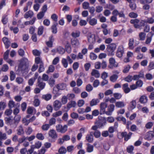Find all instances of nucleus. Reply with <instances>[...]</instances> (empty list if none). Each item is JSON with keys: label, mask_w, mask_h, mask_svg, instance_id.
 Instances as JSON below:
<instances>
[{"label": "nucleus", "mask_w": 154, "mask_h": 154, "mask_svg": "<svg viewBox=\"0 0 154 154\" xmlns=\"http://www.w3.org/2000/svg\"><path fill=\"white\" fill-rule=\"evenodd\" d=\"M148 68L149 70L154 69V63L153 62H150L148 66Z\"/></svg>", "instance_id": "obj_64"}, {"label": "nucleus", "mask_w": 154, "mask_h": 154, "mask_svg": "<svg viewBox=\"0 0 154 154\" xmlns=\"http://www.w3.org/2000/svg\"><path fill=\"white\" fill-rule=\"evenodd\" d=\"M33 146L32 145L30 146V148L27 150V154H32L34 151V148L33 147Z\"/></svg>", "instance_id": "obj_63"}, {"label": "nucleus", "mask_w": 154, "mask_h": 154, "mask_svg": "<svg viewBox=\"0 0 154 154\" xmlns=\"http://www.w3.org/2000/svg\"><path fill=\"white\" fill-rule=\"evenodd\" d=\"M76 105V103L74 101H71L69 102L67 105V107L70 108L72 107H75Z\"/></svg>", "instance_id": "obj_36"}, {"label": "nucleus", "mask_w": 154, "mask_h": 154, "mask_svg": "<svg viewBox=\"0 0 154 154\" xmlns=\"http://www.w3.org/2000/svg\"><path fill=\"white\" fill-rule=\"evenodd\" d=\"M129 16L131 18H136L137 17L138 15L134 12H131L129 14Z\"/></svg>", "instance_id": "obj_52"}, {"label": "nucleus", "mask_w": 154, "mask_h": 154, "mask_svg": "<svg viewBox=\"0 0 154 154\" xmlns=\"http://www.w3.org/2000/svg\"><path fill=\"white\" fill-rule=\"evenodd\" d=\"M38 97V95H35V100L34 101L33 103L34 106H38L40 104V101L39 100L37 99Z\"/></svg>", "instance_id": "obj_29"}, {"label": "nucleus", "mask_w": 154, "mask_h": 154, "mask_svg": "<svg viewBox=\"0 0 154 154\" xmlns=\"http://www.w3.org/2000/svg\"><path fill=\"white\" fill-rule=\"evenodd\" d=\"M15 81L19 84H22L24 82V79L23 78L19 77L16 79Z\"/></svg>", "instance_id": "obj_31"}, {"label": "nucleus", "mask_w": 154, "mask_h": 154, "mask_svg": "<svg viewBox=\"0 0 154 154\" xmlns=\"http://www.w3.org/2000/svg\"><path fill=\"white\" fill-rule=\"evenodd\" d=\"M51 98V95L50 94L43 95L42 96V98L47 101L50 100Z\"/></svg>", "instance_id": "obj_34"}, {"label": "nucleus", "mask_w": 154, "mask_h": 154, "mask_svg": "<svg viewBox=\"0 0 154 154\" xmlns=\"http://www.w3.org/2000/svg\"><path fill=\"white\" fill-rule=\"evenodd\" d=\"M116 106L118 108H122L125 106V104L123 102L118 101L115 103Z\"/></svg>", "instance_id": "obj_26"}, {"label": "nucleus", "mask_w": 154, "mask_h": 154, "mask_svg": "<svg viewBox=\"0 0 154 154\" xmlns=\"http://www.w3.org/2000/svg\"><path fill=\"white\" fill-rule=\"evenodd\" d=\"M29 63L28 60L26 58H23L21 60L19 66L20 70L23 74H27L29 71L27 65Z\"/></svg>", "instance_id": "obj_1"}, {"label": "nucleus", "mask_w": 154, "mask_h": 154, "mask_svg": "<svg viewBox=\"0 0 154 154\" xmlns=\"http://www.w3.org/2000/svg\"><path fill=\"white\" fill-rule=\"evenodd\" d=\"M89 6V3L87 2H84L82 4L83 8L84 9H88Z\"/></svg>", "instance_id": "obj_57"}, {"label": "nucleus", "mask_w": 154, "mask_h": 154, "mask_svg": "<svg viewBox=\"0 0 154 154\" xmlns=\"http://www.w3.org/2000/svg\"><path fill=\"white\" fill-rule=\"evenodd\" d=\"M134 149V147L133 146H130L127 147V150L128 153H131Z\"/></svg>", "instance_id": "obj_60"}, {"label": "nucleus", "mask_w": 154, "mask_h": 154, "mask_svg": "<svg viewBox=\"0 0 154 154\" xmlns=\"http://www.w3.org/2000/svg\"><path fill=\"white\" fill-rule=\"evenodd\" d=\"M2 40L5 45L6 48H8L10 44V42L8 38L6 37H4L2 38Z\"/></svg>", "instance_id": "obj_16"}, {"label": "nucleus", "mask_w": 154, "mask_h": 154, "mask_svg": "<svg viewBox=\"0 0 154 154\" xmlns=\"http://www.w3.org/2000/svg\"><path fill=\"white\" fill-rule=\"evenodd\" d=\"M50 126L49 124H45L43 125L42 127V128L43 130L47 131L49 128Z\"/></svg>", "instance_id": "obj_51"}, {"label": "nucleus", "mask_w": 154, "mask_h": 154, "mask_svg": "<svg viewBox=\"0 0 154 154\" xmlns=\"http://www.w3.org/2000/svg\"><path fill=\"white\" fill-rule=\"evenodd\" d=\"M8 18L6 15H4L2 17L1 21L2 23L5 25L8 22Z\"/></svg>", "instance_id": "obj_25"}, {"label": "nucleus", "mask_w": 154, "mask_h": 154, "mask_svg": "<svg viewBox=\"0 0 154 154\" xmlns=\"http://www.w3.org/2000/svg\"><path fill=\"white\" fill-rule=\"evenodd\" d=\"M61 63L63 66L65 68L68 66V63L66 59L63 58L61 60Z\"/></svg>", "instance_id": "obj_35"}, {"label": "nucleus", "mask_w": 154, "mask_h": 154, "mask_svg": "<svg viewBox=\"0 0 154 154\" xmlns=\"http://www.w3.org/2000/svg\"><path fill=\"white\" fill-rule=\"evenodd\" d=\"M94 146L93 145L90 144L89 143L87 144V152H91L93 151Z\"/></svg>", "instance_id": "obj_33"}, {"label": "nucleus", "mask_w": 154, "mask_h": 154, "mask_svg": "<svg viewBox=\"0 0 154 154\" xmlns=\"http://www.w3.org/2000/svg\"><path fill=\"white\" fill-rule=\"evenodd\" d=\"M57 51L60 54H63L65 52L64 49L61 47H60L57 48Z\"/></svg>", "instance_id": "obj_42"}, {"label": "nucleus", "mask_w": 154, "mask_h": 154, "mask_svg": "<svg viewBox=\"0 0 154 154\" xmlns=\"http://www.w3.org/2000/svg\"><path fill=\"white\" fill-rule=\"evenodd\" d=\"M132 135L131 132H129L127 134L126 132H122L121 134V136L122 138L124 137V140L126 141H128L131 138Z\"/></svg>", "instance_id": "obj_7"}, {"label": "nucleus", "mask_w": 154, "mask_h": 154, "mask_svg": "<svg viewBox=\"0 0 154 154\" xmlns=\"http://www.w3.org/2000/svg\"><path fill=\"white\" fill-rule=\"evenodd\" d=\"M92 133L91 132L90 134H87L86 137V140L89 143L92 142L93 140V136Z\"/></svg>", "instance_id": "obj_22"}, {"label": "nucleus", "mask_w": 154, "mask_h": 154, "mask_svg": "<svg viewBox=\"0 0 154 154\" xmlns=\"http://www.w3.org/2000/svg\"><path fill=\"white\" fill-rule=\"evenodd\" d=\"M66 149L64 147L62 146L59 149L58 152L60 154H65L66 152Z\"/></svg>", "instance_id": "obj_41"}, {"label": "nucleus", "mask_w": 154, "mask_h": 154, "mask_svg": "<svg viewBox=\"0 0 154 154\" xmlns=\"http://www.w3.org/2000/svg\"><path fill=\"white\" fill-rule=\"evenodd\" d=\"M131 68V67L130 65H128L125 66L123 70V72L124 73H127L129 70Z\"/></svg>", "instance_id": "obj_48"}, {"label": "nucleus", "mask_w": 154, "mask_h": 154, "mask_svg": "<svg viewBox=\"0 0 154 154\" xmlns=\"http://www.w3.org/2000/svg\"><path fill=\"white\" fill-rule=\"evenodd\" d=\"M26 140H27V138L25 136H23L19 138L18 140V142L20 144L23 143V142Z\"/></svg>", "instance_id": "obj_45"}, {"label": "nucleus", "mask_w": 154, "mask_h": 154, "mask_svg": "<svg viewBox=\"0 0 154 154\" xmlns=\"http://www.w3.org/2000/svg\"><path fill=\"white\" fill-rule=\"evenodd\" d=\"M68 98L67 96H64L61 99V102L63 104H64L66 103L67 102Z\"/></svg>", "instance_id": "obj_55"}, {"label": "nucleus", "mask_w": 154, "mask_h": 154, "mask_svg": "<svg viewBox=\"0 0 154 154\" xmlns=\"http://www.w3.org/2000/svg\"><path fill=\"white\" fill-rule=\"evenodd\" d=\"M154 35V33L152 32H150L147 34L146 39L145 43L146 44H149L151 42L152 37Z\"/></svg>", "instance_id": "obj_13"}, {"label": "nucleus", "mask_w": 154, "mask_h": 154, "mask_svg": "<svg viewBox=\"0 0 154 154\" xmlns=\"http://www.w3.org/2000/svg\"><path fill=\"white\" fill-rule=\"evenodd\" d=\"M45 14L42 12H39L37 15V18L39 19H42L44 16Z\"/></svg>", "instance_id": "obj_56"}, {"label": "nucleus", "mask_w": 154, "mask_h": 154, "mask_svg": "<svg viewBox=\"0 0 154 154\" xmlns=\"http://www.w3.org/2000/svg\"><path fill=\"white\" fill-rule=\"evenodd\" d=\"M10 29L11 30L13 31L15 34L17 33L19 31V29L17 27L14 28L13 26H11L10 27Z\"/></svg>", "instance_id": "obj_46"}, {"label": "nucleus", "mask_w": 154, "mask_h": 154, "mask_svg": "<svg viewBox=\"0 0 154 154\" xmlns=\"http://www.w3.org/2000/svg\"><path fill=\"white\" fill-rule=\"evenodd\" d=\"M134 39L133 38H130L129 40L128 46L129 48L132 49L134 48Z\"/></svg>", "instance_id": "obj_28"}, {"label": "nucleus", "mask_w": 154, "mask_h": 154, "mask_svg": "<svg viewBox=\"0 0 154 154\" xmlns=\"http://www.w3.org/2000/svg\"><path fill=\"white\" fill-rule=\"evenodd\" d=\"M53 106L54 110L57 111L61 107L62 103L61 102L58 100H56L54 102Z\"/></svg>", "instance_id": "obj_4"}, {"label": "nucleus", "mask_w": 154, "mask_h": 154, "mask_svg": "<svg viewBox=\"0 0 154 154\" xmlns=\"http://www.w3.org/2000/svg\"><path fill=\"white\" fill-rule=\"evenodd\" d=\"M57 23L56 22H54L52 26L51 29H52V32L54 33L55 34L57 33Z\"/></svg>", "instance_id": "obj_27"}, {"label": "nucleus", "mask_w": 154, "mask_h": 154, "mask_svg": "<svg viewBox=\"0 0 154 154\" xmlns=\"http://www.w3.org/2000/svg\"><path fill=\"white\" fill-rule=\"evenodd\" d=\"M16 77L15 73L13 71H11L10 72V79L13 81L14 80Z\"/></svg>", "instance_id": "obj_40"}, {"label": "nucleus", "mask_w": 154, "mask_h": 154, "mask_svg": "<svg viewBox=\"0 0 154 154\" xmlns=\"http://www.w3.org/2000/svg\"><path fill=\"white\" fill-rule=\"evenodd\" d=\"M21 118V117L20 116L17 115L15 116L14 118V121H15V123L16 125H17L19 122L20 121Z\"/></svg>", "instance_id": "obj_43"}, {"label": "nucleus", "mask_w": 154, "mask_h": 154, "mask_svg": "<svg viewBox=\"0 0 154 154\" xmlns=\"http://www.w3.org/2000/svg\"><path fill=\"white\" fill-rule=\"evenodd\" d=\"M122 88L125 93H128L130 91V89L128 87V83L124 84L123 85Z\"/></svg>", "instance_id": "obj_19"}, {"label": "nucleus", "mask_w": 154, "mask_h": 154, "mask_svg": "<svg viewBox=\"0 0 154 154\" xmlns=\"http://www.w3.org/2000/svg\"><path fill=\"white\" fill-rule=\"evenodd\" d=\"M109 63L110 65L115 67L118 66V63H116L115 59L113 57H111L109 59Z\"/></svg>", "instance_id": "obj_20"}, {"label": "nucleus", "mask_w": 154, "mask_h": 154, "mask_svg": "<svg viewBox=\"0 0 154 154\" xmlns=\"http://www.w3.org/2000/svg\"><path fill=\"white\" fill-rule=\"evenodd\" d=\"M56 128L57 131L61 133H64L67 130V126L66 125L63 126L61 125H58L56 126Z\"/></svg>", "instance_id": "obj_3"}, {"label": "nucleus", "mask_w": 154, "mask_h": 154, "mask_svg": "<svg viewBox=\"0 0 154 154\" xmlns=\"http://www.w3.org/2000/svg\"><path fill=\"white\" fill-rule=\"evenodd\" d=\"M87 38L88 42L90 43H94L95 42V35L91 33L88 34Z\"/></svg>", "instance_id": "obj_8"}, {"label": "nucleus", "mask_w": 154, "mask_h": 154, "mask_svg": "<svg viewBox=\"0 0 154 154\" xmlns=\"http://www.w3.org/2000/svg\"><path fill=\"white\" fill-rule=\"evenodd\" d=\"M87 21L91 26H94L97 23V20L95 18L90 19L87 18Z\"/></svg>", "instance_id": "obj_14"}, {"label": "nucleus", "mask_w": 154, "mask_h": 154, "mask_svg": "<svg viewBox=\"0 0 154 154\" xmlns=\"http://www.w3.org/2000/svg\"><path fill=\"white\" fill-rule=\"evenodd\" d=\"M17 131V134L19 135H23L24 133V130L21 125H20L18 127Z\"/></svg>", "instance_id": "obj_18"}, {"label": "nucleus", "mask_w": 154, "mask_h": 154, "mask_svg": "<svg viewBox=\"0 0 154 154\" xmlns=\"http://www.w3.org/2000/svg\"><path fill=\"white\" fill-rule=\"evenodd\" d=\"M33 15V11H29L26 12L24 15V17L25 18H27L29 17H31Z\"/></svg>", "instance_id": "obj_24"}, {"label": "nucleus", "mask_w": 154, "mask_h": 154, "mask_svg": "<svg viewBox=\"0 0 154 154\" xmlns=\"http://www.w3.org/2000/svg\"><path fill=\"white\" fill-rule=\"evenodd\" d=\"M154 137V132L150 131L147 132L145 136L146 139L148 140H150Z\"/></svg>", "instance_id": "obj_11"}, {"label": "nucleus", "mask_w": 154, "mask_h": 154, "mask_svg": "<svg viewBox=\"0 0 154 154\" xmlns=\"http://www.w3.org/2000/svg\"><path fill=\"white\" fill-rule=\"evenodd\" d=\"M36 137L39 140H42L44 139V137L42 133H38L36 135Z\"/></svg>", "instance_id": "obj_47"}, {"label": "nucleus", "mask_w": 154, "mask_h": 154, "mask_svg": "<svg viewBox=\"0 0 154 154\" xmlns=\"http://www.w3.org/2000/svg\"><path fill=\"white\" fill-rule=\"evenodd\" d=\"M118 78V76L117 75L114 74L110 76V80L111 82H115L116 81Z\"/></svg>", "instance_id": "obj_39"}, {"label": "nucleus", "mask_w": 154, "mask_h": 154, "mask_svg": "<svg viewBox=\"0 0 154 154\" xmlns=\"http://www.w3.org/2000/svg\"><path fill=\"white\" fill-rule=\"evenodd\" d=\"M116 48V45L115 43H111L107 45V49L109 54L113 55L114 54V51Z\"/></svg>", "instance_id": "obj_2"}, {"label": "nucleus", "mask_w": 154, "mask_h": 154, "mask_svg": "<svg viewBox=\"0 0 154 154\" xmlns=\"http://www.w3.org/2000/svg\"><path fill=\"white\" fill-rule=\"evenodd\" d=\"M6 103L5 102H0V110H3L6 107Z\"/></svg>", "instance_id": "obj_53"}, {"label": "nucleus", "mask_w": 154, "mask_h": 154, "mask_svg": "<svg viewBox=\"0 0 154 154\" xmlns=\"http://www.w3.org/2000/svg\"><path fill=\"white\" fill-rule=\"evenodd\" d=\"M14 150V148L12 147H8L6 149V151L8 154H11Z\"/></svg>", "instance_id": "obj_58"}, {"label": "nucleus", "mask_w": 154, "mask_h": 154, "mask_svg": "<svg viewBox=\"0 0 154 154\" xmlns=\"http://www.w3.org/2000/svg\"><path fill=\"white\" fill-rule=\"evenodd\" d=\"M92 133L93 134L94 136L96 138L99 137L101 135L100 132L98 130L95 131L94 133L92 132Z\"/></svg>", "instance_id": "obj_50"}, {"label": "nucleus", "mask_w": 154, "mask_h": 154, "mask_svg": "<svg viewBox=\"0 0 154 154\" xmlns=\"http://www.w3.org/2000/svg\"><path fill=\"white\" fill-rule=\"evenodd\" d=\"M107 107V104L105 102H102L100 104V114L105 113L106 109Z\"/></svg>", "instance_id": "obj_6"}, {"label": "nucleus", "mask_w": 154, "mask_h": 154, "mask_svg": "<svg viewBox=\"0 0 154 154\" xmlns=\"http://www.w3.org/2000/svg\"><path fill=\"white\" fill-rule=\"evenodd\" d=\"M48 135L49 137L53 139L57 138V137L56 131L53 129L49 131Z\"/></svg>", "instance_id": "obj_12"}, {"label": "nucleus", "mask_w": 154, "mask_h": 154, "mask_svg": "<svg viewBox=\"0 0 154 154\" xmlns=\"http://www.w3.org/2000/svg\"><path fill=\"white\" fill-rule=\"evenodd\" d=\"M136 105V101L134 100H132L131 102V109H134Z\"/></svg>", "instance_id": "obj_59"}, {"label": "nucleus", "mask_w": 154, "mask_h": 154, "mask_svg": "<svg viewBox=\"0 0 154 154\" xmlns=\"http://www.w3.org/2000/svg\"><path fill=\"white\" fill-rule=\"evenodd\" d=\"M91 74L96 78H99L100 76V74L99 71L96 69H93L91 72Z\"/></svg>", "instance_id": "obj_23"}, {"label": "nucleus", "mask_w": 154, "mask_h": 154, "mask_svg": "<svg viewBox=\"0 0 154 154\" xmlns=\"http://www.w3.org/2000/svg\"><path fill=\"white\" fill-rule=\"evenodd\" d=\"M79 64L78 62H74L72 65V67L74 70H76L79 67Z\"/></svg>", "instance_id": "obj_61"}, {"label": "nucleus", "mask_w": 154, "mask_h": 154, "mask_svg": "<svg viewBox=\"0 0 154 154\" xmlns=\"http://www.w3.org/2000/svg\"><path fill=\"white\" fill-rule=\"evenodd\" d=\"M146 34L143 32H141L139 33V36L140 39L141 41H143L145 40L146 37Z\"/></svg>", "instance_id": "obj_38"}, {"label": "nucleus", "mask_w": 154, "mask_h": 154, "mask_svg": "<svg viewBox=\"0 0 154 154\" xmlns=\"http://www.w3.org/2000/svg\"><path fill=\"white\" fill-rule=\"evenodd\" d=\"M80 32L79 31H76L73 32L71 33V35L74 38H76L79 36Z\"/></svg>", "instance_id": "obj_30"}, {"label": "nucleus", "mask_w": 154, "mask_h": 154, "mask_svg": "<svg viewBox=\"0 0 154 154\" xmlns=\"http://www.w3.org/2000/svg\"><path fill=\"white\" fill-rule=\"evenodd\" d=\"M147 97L145 95H143L140 97L139 99V102L142 104L146 103L147 102Z\"/></svg>", "instance_id": "obj_17"}, {"label": "nucleus", "mask_w": 154, "mask_h": 154, "mask_svg": "<svg viewBox=\"0 0 154 154\" xmlns=\"http://www.w3.org/2000/svg\"><path fill=\"white\" fill-rule=\"evenodd\" d=\"M100 102L98 99H93L90 102V105L91 106L96 105Z\"/></svg>", "instance_id": "obj_21"}, {"label": "nucleus", "mask_w": 154, "mask_h": 154, "mask_svg": "<svg viewBox=\"0 0 154 154\" xmlns=\"http://www.w3.org/2000/svg\"><path fill=\"white\" fill-rule=\"evenodd\" d=\"M7 135L5 133H2L0 132V140H5L7 139Z\"/></svg>", "instance_id": "obj_44"}, {"label": "nucleus", "mask_w": 154, "mask_h": 154, "mask_svg": "<svg viewBox=\"0 0 154 154\" xmlns=\"http://www.w3.org/2000/svg\"><path fill=\"white\" fill-rule=\"evenodd\" d=\"M71 43L72 46L74 47L78 48L80 45V43L78 39H72L71 40Z\"/></svg>", "instance_id": "obj_10"}, {"label": "nucleus", "mask_w": 154, "mask_h": 154, "mask_svg": "<svg viewBox=\"0 0 154 154\" xmlns=\"http://www.w3.org/2000/svg\"><path fill=\"white\" fill-rule=\"evenodd\" d=\"M113 96L116 99H119L122 97V95L120 93H114Z\"/></svg>", "instance_id": "obj_54"}, {"label": "nucleus", "mask_w": 154, "mask_h": 154, "mask_svg": "<svg viewBox=\"0 0 154 154\" xmlns=\"http://www.w3.org/2000/svg\"><path fill=\"white\" fill-rule=\"evenodd\" d=\"M34 110H35V108L32 107H29L27 109V113L32 114Z\"/></svg>", "instance_id": "obj_49"}, {"label": "nucleus", "mask_w": 154, "mask_h": 154, "mask_svg": "<svg viewBox=\"0 0 154 154\" xmlns=\"http://www.w3.org/2000/svg\"><path fill=\"white\" fill-rule=\"evenodd\" d=\"M45 84L43 82L41 77H39L38 79L37 86L41 90L43 89L45 86Z\"/></svg>", "instance_id": "obj_5"}, {"label": "nucleus", "mask_w": 154, "mask_h": 154, "mask_svg": "<svg viewBox=\"0 0 154 154\" xmlns=\"http://www.w3.org/2000/svg\"><path fill=\"white\" fill-rule=\"evenodd\" d=\"M106 123L105 121H100L98 123L97 125L99 128H102L106 125Z\"/></svg>", "instance_id": "obj_32"}, {"label": "nucleus", "mask_w": 154, "mask_h": 154, "mask_svg": "<svg viewBox=\"0 0 154 154\" xmlns=\"http://www.w3.org/2000/svg\"><path fill=\"white\" fill-rule=\"evenodd\" d=\"M114 118L112 116L108 117L107 118V121L110 123H113L114 121Z\"/></svg>", "instance_id": "obj_62"}, {"label": "nucleus", "mask_w": 154, "mask_h": 154, "mask_svg": "<svg viewBox=\"0 0 154 154\" xmlns=\"http://www.w3.org/2000/svg\"><path fill=\"white\" fill-rule=\"evenodd\" d=\"M115 105L113 104L110 105L108 107V111L106 112L105 114L108 116L111 115L114 109Z\"/></svg>", "instance_id": "obj_9"}, {"label": "nucleus", "mask_w": 154, "mask_h": 154, "mask_svg": "<svg viewBox=\"0 0 154 154\" xmlns=\"http://www.w3.org/2000/svg\"><path fill=\"white\" fill-rule=\"evenodd\" d=\"M154 22V19L152 17L147 18L146 19L142 21L141 23H143L142 25H144V23H148L149 24H152Z\"/></svg>", "instance_id": "obj_15"}, {"label": "nucleus", "mask_w": 154, "mask_h": 154, "mask_svg": "<svg viewBox=\"0 0 154 154\" xmlns=\"http://www.w3.org/2000/svg\"><path fill=\"white\" fill-rule=\"evenodd\" d=\"M33 146V148L34 149H39V148L42 146V143L39 141L36 142L34 145H32Z\"/></svg>", "instance_id": "obj_37"}]
</instances>
